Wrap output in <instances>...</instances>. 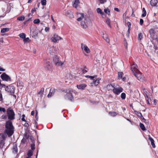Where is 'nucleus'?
<instances>
[{
    "label": "nucleus",
    "instance_id": "nucleus-1",
    "mask_svg": "<svg viewBox=\"0 0 158 158\" xmlns=\"http://www.w3.org/2000/svg\"><path fill=\"white\" fill-rule=\"evenodd\" d=\"M5 127V132L7 135L9 136L12 135L14 133V127L11 121L8 120L6 122Z\"/></svg>",
    "mask_w": 158,
    "mask_h": 158
},
{
    "label": "nucleus",
    "instance_id": "nucleus-2",
    "mask_svg": "<svg viewBox=\"0 0 158 158\" xmlns=\"http://www.w3.org/2000/svg\"><path fill=\"white\" fill-rule=\"evenodd\" d=\"M66 94L64 96V99L67 100L72 101L73 100V97L76 96L77 92L71 89L66 91Z\"/></svg>",
    "mask_w": 158,
    "mask_h": 158
},
{
    "label": "nucleus",
    "instance_id": "nucleus-3",
    "mask_svg": "<svg viewBox=\"0 0 158 158\" xmlns=\"http://www.w3.org/2000/svg\"><path fill=\"white\" fill-rule=\"evenodd\" d=\"M8 119L10 121L15 119V113L14 111L11 108H8L6 110Z\"/></svg>",
    "mask_w": 158,
    "mask_h": 158
},
{
    "label": "nucleus",
    "instance_id": "nucleus-4",
    "mask_svg": "<svg viewBox=\"0 0 158 158\" xmlns=\"http://www.w3.org/2000/svg\"><path fill=\"white\" fill-rule=\"evenodd\" d=\"M108 86L109 87L111 86L113 88V92L114 94L116 95L119 94L123 91V89L121 87H115V84L113 85L112 86L110 85Z\"/></svg>",
    "mask_w": 158,
    "mask_h": 158
},
{
    "label": "nucleus",
    "instance_id": "nucleus-5",
    "mask_svg": "<svg viewBox=\"0 0 158 158\" xmlns=\"http://www.w3.org/2000/svg\"><path fill=\"white\" fill-rule=\"evenodd\" d=\"M3 87L5 88L6 91L9 93L11 94H14L15 93V88L12 84L10 85L7 86H6L5 87L3 86Z\"/></svg>",
    "mask_w": 158,
    "mask_h": 158
},
{
    "label": "nucleus",
    "instance_id": "nucleus-6",
    "mask_svg": "<svg viewBox=\"0 0 158 158\" xmlns=\"http://www.w3.org/2000/svg\"><path fill=\"white\" fill-rule=\"evenodd\" d=\"M53 61L55 64L57 66L62 65L64 63L60 60L58 56L56 55L54 56L53 58Z\"/></svg>",
    "mask_w": 158,
    "mask_h": 158
},
{
    "label": "nucleus",
    "instance_id": "nucleus-7",
    "mask_svg": "<svg viewBox=\"0 0 158 158\" xmlns=\"http://www.w3.org/2000/svg\"><path fill=\"white\" fill-rule=\"evenodd\" d=\"M134 75L138 80L142 82L144 81V77L139 71L137 73H135Z\"/></svg>",
    "mask_w": 158,
    "mask_h": 158
},
{
    "label": "nucleus",
    "instance_id": "nucleus-8",
    "mask_svg": "<svg viewBox=\"0 0 158 158\" xmlns=\"http://www.w3.org/2000/svg\"><path fill=\"white\" fill-rule=\"evenodd\" d=\"M1 77L3 81H11L10 77L5 73H3L1 75Z\"/></svg>",
    "mask_w": 158,
    "mask_h": 158
},
{
    "label": "nucleus",
    "instance_id": "nucleus-9",
    "mask_svg": "<svg viewBox=\"0 0 158 158\" xmlns=\"http://www.w3.org/2000/svg\"><path fill=\"white\" fill-rule=\"evenodd\" d=\"M5 138V135L3 134H0V145L2 147L4 145V140Z\"/></svg>",
    "mask_w": 158,
    "mask_h": 158
},
{
    "label": "nucleus",
    "instance_id": "nucleus-10",
    "mask_svg": "<svg viewBox=\"0 0 158 158\" xmlns=\"http://www.w3.org/2000/svg\"><path fill=\"white\" fill-rule=\"evenodd\" d=\"M61 39V38L56 34H54L53 36L51 38L52 41L54 43L56 42L57 41Z\"/></svg>",
    "mask_w": 158,
    "mask_h": 158
},
{
    "label": "nucleus",
    "instance_id": "nucleus-11",
    "mask_svg": "<svg viewBox=\"0 0 158 158\" xmlns=\"http://www.w3.org/2000/svg\"><path fill=\"white\" fill-rule=\"evenodd\" d=\"M131 69L133 74L139 71L137 69V66L136 64H133L131 66Z\"/></svg>",
    "mask_w": 158,
    "mask_h": 158
},
{
    "label": "nucleus",
    "instance_id": "nucleus-12",
    "mask_svg": "<svg viewBox=\"0 0 158 158\" xmlns=\"http://www.w3.org/2000/svg\"><path fill=\"white\" fill-rule=\"evenodd\" d=\"M45 66L48 70H50L52 67L51 62L49 60H47L45 61Z\"/></svg>",
    "mask_w": 158,
    "mask_h": 158
},
{
    "label": "nucleus",
    "instance_id": "nucleus-13",
    "mask_svg": "<svg viewBox=\"0 0 158 158\" xmlns=\"http://www.w3.org/2000/svg\"><path fill=\"white\" fill-rule=\"evenodd\" d=\"M81 48L82 49L86 52L87 53H88L90 52V50L88 48V47L85 44H83V43L81 44Z\"/></svg>",
    "mask_w": 158,
    "mask_h": 158
},
{
    "label": "nucleus",
    "instance_id": "nucleus-14",
    "mask_svg": "<svg viewBox=\"0 0 158 158\" xmlns=\"http://www.w3.org/2000/svg\"><path fill=\"white\" fill-rule=\"evenodd\" d=\"M80 16L77 19V21H81L83 19H84L85 21L86 20V15H84V14L82 13H80L79 14Z\"/></svg>",
    "mask_w": 158,
    "mask_h": 158
},
{
    "label": "nucleus",
    "instance_id": "nucleus-15",
    "mask_svg": "<svg viewBox=\"0 0 158 158\" xmlns=\"http://www.w3.org/2000/svg\"><path fill=\"white\" fill-rule=\"evenodd\" d=\"M100 80V78H97L96 80L95 79H94L92 82L91 83V85L93 86V85H94L95 86L97 85L99 82V80Z\"/></svg>",
    "mask_w": 158,
    "mask_h": 158
},
{
    "label": "nucleus",
    "instance_id": "nucleus-16",
    "mask_svg": "<svg viewBox=\"0 0 158 158\" xmlns=\"http://www.w3.org/2000/svg\"><path fill=\"white\" fill-rule=\"evenodd\" d=\"M102 37L105 40L106 42L108 43H109V39L108 38V35H107L106 34L105 32H102Z\"/></svg>",
    "mask_w": 158,
    "mask_h": 158
},
{
    "label": "nucleus",
    "instance_id": "nucleus-17",
    "mask_svg": "<svg viewBox=\"0 0 158 158\" xmlns=\"http://www.w3.org/2000/svg\"><path fill=\"white\" fill-rule=\"evenodd\" d=\"M55 91V90L54 88H51L50 89V92L48 95V97L49 98L52 96L54 94Z\"/></svg>",
    "mask_w": 158,
    "mask_h": 158
},
{
    "label": "nucleus",
    "instance_id": "nucleus-18",
    "mask_svg": "<svg viewBox=\"0 0 158 158\" xmlns=\"http://www.w3.org/2000/svg\"><path fill=\"white\" fill-rule=\"evenodd\" d=\"M87 86L86 84H82L79 85H77V87L79 89L83 90Z\"/></svg>",
    "mask_w": 158,
    "mask_h": 158
},
{
    "label": "nucleus",
    "instance_id": "nucleus-19",
    "mask_svg": "<svg viewBox=\"0 0 158 158\" xmlns=\"http://www.w3.org/2000/svg\"><path fill=\"white\" fill-rule=\"evenodd\" d=\"M79 3V0H74L73 4V7L76 8L78 7Z\"/></svg>",
    "mask_w": 158,
    "mask_h": 158
},
{
    "label": "nucleus",
    "instance_id": "nucleus-20",
    "mask_svg": "<svg viewBox=\"0 0 158 158\" xmlns=\"http://www.w3.org/2000/svg\"><path fill=\"white\" fill-rule=\"evenodd\" d=\"M149 139L150 140V141L151 142V145L153 148H155V146L154 143V139L150 137V136L149 135Z\"/></svg>",
    "mask_w": 158,
    "mask_h": 158
},
{
    "label": "nucleus",
    "instance_id": "nucleus-21",
    "mask_svg": "<svg viewBox=\"0 0 158 158\" xmlns=\"http://www.w3.org/2000/svg\"><path fill=\"white\" fill-rule=\"evenodd\" d=\"M18 152V148L16 144H15L13 145V152L15 154Z\"/></svg>",
    "mask_w": 158,
    "mask_h": 158
},
{
    "label": "nucleus",
    "instance_id": "nucleus-22",
    "mask_svg": "<svg viewBox=\"0 0 158 158\" xmlns=\"http://www.w3.org/2000/svg\"><path fill=\"white\" fill-rule=\"evenodd\" d=\"M157 3V0H151V1L150 2V4L152 6H156Z\"/></svg>",
    "mask_w": 158,
    "mask_h": 158
},
{
    "label": "nucleus",
    "instance_id": "nucleus-23",
    "mask_svg": "<svg viewBox=\"0 0 158 158\" xmlns=\"http://www.w3.org/2000/svg\"><path fill=\"white\" fill-rule=\"evenodd\" d=\"M81 25L83 28L86 29L87 27V25L86 24L85 21H82L81 23Z\"/></svg>",
    "mask_w": 158,
    "mask_h": 158
},
{
    "label": "nucleus",
    "instance_id": "nucleus-24",
    "mask_svg": "<svg viewBox=\"0 0 158 158\" xmlns=\"http://www.w3.org/2000/svg\"><path fill=\"white\" fill-rule=\"evenodd\" d=\"M44 88H41L40 91L38 93V94L40 97H42L44 93Z\"/></svg>",
    "mask_w": 158,
    "mask_h": 158
},
{
    "label": "nucleus",
    "instance_id": "nucleus-25",
    "mask_svg": "<svg viewBox=\"0 0 158 158\" xmlns=\"http://www.w3.org/2000/svg\"><path fill=\"white\" fill-rule=\"evenodd\" d=\"M123 73L122 72H119L118 73V79H120L122 78Z\"/></svg>",
    "mask_w": 158,
    "mask_h": 158
},
{
    "label": "nucleus",
    "instance_id": "nucleus-26",
    "mask_svg": "<svg viewBox=\"0 0 158 158\" xmlns=\"http://www.w3.org/2000/svg\"><path fill=\"white\" fill-rule=\"evenodd\" d=\"M97 12L101 14V15L102 16L104 14V13L103 12H102L101 9L100 8H98L97 9Z\"/></svg>",
    "mask_w": 158,
    "mask_h": 158
},
{
    "label": "nucleus",
    "instance_id": "nucleus-27",
    "mask_svg": "<svg viewBox=\"0 0 158 158\" xmlns=\"http://www.w3.org/2000/svg\"><path fill=\"white\" fill-rule=\"evenodd\" d=\"M33 151L30 150H29L27 152V155L29 157V158H30V157L31 156L33 155Z\"/></svg>",
    "mask_w": 158,
    "mask_h": 158
},
{
    "label": "nucleus",
    "instance_id": "nucleus-28",
    "mask_svg": "<svg viewBox=\"0 0 158 158\" xmlns=\"http://www.w3.org/2000/svg\"><path fill=\"white\" fill-rule=\"evenodd\" d=\"M25 19V17L23 15H22L21 16L17 18V20L20 21H22Z\"/></svg>",
    "mask_w": 158,
    "mask_h": 158
},
{
    "label": "nucleus",
    "instance_id": "nucleus-29",
    "mask_svg": "<svg viewBox=\"0 0 158 158\" xmlns=\"http://www.w3.org/2000/svg\"><path fill=\"white\" fill-rule=\"evenodd\" d=\"M9 29L7 28H4L1 29V32L5 33L9 31Z\"/></svg>",
    "mask_w": 158,
    "mask_h": 158
},
{
    "label": "nucleus",
    "instance_id": "nucleus-30",
    "mask_svg": "<svg viewBox=\"0 0 158 158\" xmlns=\"http://www.w3.org/2000/svg\"><path fill=\"white\" fill-rule=\"evenodd\" d=\"M143 14L142 15V17H144L146 16V11L144 8H143Z\"/></svg>",
    "mask_w": 158,
    "mask_h": 158
},
{
    "label": "nucleus",
    "instance_id": "nucleus-31",
    "mask_svg": "<svg viewBox=\"0 0 158 158\" xmlns=\"http://www.w3.org/2000/svg\"><path fill=\"white\" fill-rule=\"evenodd\" d=\"M149 32L151 35H153L155 33V31L153 29L151 28L149 30Z\"/></svg>",
    "mask_w": 158,
    "mask_h": 158
},
{
    "label": "nucleus",
    "instance_id": "nucleus-32",
    "mask_svg": "<svg viewBox=\"0 0 158 158\" xmlns=\"http://www.w3.org/2000/svg\"><path fill=\"white\" fill-rule=\"evenodd\" d=\"M139 126H140V128L141 129L143 130V131H145V127L144 126V125L140 123L139 124Z\"/></svg>",
    "mask_w": 158,
    "mask_h": 158
},
{
    "label": "nucleus",
    "instance_id": "nucleus-33",
    "mask_svg": "<svg viewBox=\"0 0 158 158\" xmlns=\"http://www.w3.org/2000/svg\"><path fill=\"white\" fill-rule=\"evenodd\" d=\"M110 115L114 117L117 115V113L115 112H110L109 113Z\"/></svg>",
    "mask_w": 158,
    "mask_h": 158
},
{
    "label": "nucleus",
    "instance_id": "nucleus-34",
    "mask_svg": "<svg viewBox=\"0 0 158 158\" xmlns=\"http://www.w3.org/2000/svg\"><path fill=\"white\" fill-rule=\"evenodd\" d=\"M106 22L107 24H108V25L110 27H111V26L110 24V19L109 18H107L106 20Z\"/></svg>",
    "mask_w": 158,
    "mask_h": 158
},
{
    "label": "nucleus",
    "instance_id": "nucleus-35",
    "mask_svg": "<svg viewBox=\"0 0 158 158\" xmlns=\"http://www.w3.org/2000/svg\"><path fill=\"white\" fill-rule=\"evenodd\" d=\"M19 35L20 38L23 39H24L26 38V35L24 33H21Z\"/></svg>",
    "mask_w": 158,
    "mask_h": 158
},
{
    "label": "nucleus",
    "instance_id": "nucleus-36",
    "mask_svg": "<svg viewBox=\"0 0 158 158\" xmlns=\"http://www.w3.org/2000/svg\"><path fill=\"white\" fill-rule=\"evenodd\" d=\"M126 95L124 93H122L121 95V97L123 99H125L126 98Z\"/></svg>",
    "mask_w": 158,
    "mask_h": 158
},
{
    "label": "nucleus",
    "instance_id": "nucleus-37",
    "mask_svg": "<svg viewBox=\"0 0 158 158\" xmlns=\"http://www.w3.org/2000/svg\"><path fill=\"white\" fill-rule=\"evenodd\" d=\"M135 114L137 115L138 117L140 118L141 117H142V114L140 112L137 111H135Z\"/></svg>",
    "mask_w": 158,
    "mask_h": 158
},
{
    "label": "nucleus",
    "instance_id": "nucleus-38",
    "mask_svg": "<svg viewBox=\"0 0 158 158\" xmlns=\"http://www.w3.org/2000/svg\"><path fill=\"white\" fill-rule=\"evenodd\" d=\"M104 12L106 14L108 15H109L110 14V10L109 9L107 8L105 9H104Z\"/></svg>",
    "mask_w": 158,
    "mask_h": 158
},
{
    "label": "nucleus",
    "instance_id": "nucleus-39",
    "mask_svg": "<svg viewBox=\"0 0 158 158\" xmlns=\"http://www.w3.org/2000/svg\"><path fill=\"white\" fill-rule=\"evenodd\" d=\"M23 84L22 82H21L19 81L17 82V85L18 87H23Z\"/></svg>",
    "mask_w": 158,
    "mask_h": 158
},
{
    "label": "nucleus",
    "instance_id": "nucleus-40",
    "mask_svg": "<svg viewBox=\"0 0 158 158\" xmlns=\"http://www.w3.org/2000/svg\"><path fill=\"white\" fill-rule=\"evenodd\" d=\"M143 38V35L141 33H139L138 35V40H141Z\"/></svg>",
    "mask_w": 158,
    "mask_h": 158
},
{
    "label": "nucleus",
    "instance_id": "nucleus-41",
    "mask_svg": "<svg viewBox=\"0 0 158 158\" xmlns=\"http://www.w3.org/2000/svg\"><path fill=\"white\" fill-rule=\"evenodd\" d=\"M114 84H115L114 83H113L112 84H110L108 85H107V88L109 90H112L113 91V88L111 86H110L109 87L108 86L110 85H111V86H112V85H114Z\"/></svg>",
    "mask_w": 158,
    "mask_h": 158
},
{
    "label": "nucleus",
    "instance_id": "nucleus-42",
    "mask_svg": "<svg viewBox=\"0 0 158 158\" xmlns=\"http://www.w3.org/2000/svg\"><path fill=\"white\" fill-rule=\"evenodd\" d=\"M31 150L33 151L35 149V144L34 143H31Z\"/></svg>",
    "mask_w": 158,
    "mask_h": 158
},
{
    "label": "nucleus",
    "instance_id": "nucleus-43",
    "mask_svg": "<svg viewBox=\"0 0 158 158\" xmlns=\"http://www.w3.org/2000/svg\"><path fill=\"white\" fill-rule=\"evenodd\" d=\"M40 22V20L39 19H36L34 20L33 23L35 24H38Z\"/></svg>",
    "mask_w": 158,
    "mask_h": 158
},
{
    "label": "nucleus",
    "instance_id": "nucleus-44",
    "mask_svg": "<svg viewBox=\"0 0 158 158\" xmlns=\"http://www.w3.org/2000/svg\"><path fill=\"white\" fill-rule=\"evenodd\" d=\"M41 3L43 5H45L46 4V0H42L41 1Z\"/></svg>",
    "mask_w": 158,
    "mask_h": 158
},
{
    "label": "nucleus",
    "instance_id": "nucleus-45",
    "mask_svg": "<svg viewBox=\"0 0 158 158\" xmlns=\"http://www.w3.org/2000/svg\"><path fill=\"white\" fill-rule=\"evenodd\" d=\"M97 75H94V76H90V77L89 78L91 80L94 81V78H96L97 77Z\"/></svg>",
    "mask_w": 158,
    "mask_h": 158
},
{
    "label": "nucleus",
    "instance_id": "nucleus-46",
    "mask_svg": "<svg viewBox=\"0 0 158 158\" xmlns=\"http://www.w3.org/2000/svg\"><path fill=\"white\" fill-rule=\"evenodd\" d=\"M0 111H2L4 113L6 112V110L5 108L0 107Z\"/></svg>",
    "mask_w": 158,
    "mask_h": 158
},
{
    "label": "nucleus",
    "instance_id": "nucleus-47",
    "mask_svg": "<svg viewBox=\"0 0 158 158\" xmlns=\"http://www.w3.org/2000/svg\"><path fill=\"white\" fill-rule=\"evenodd\" d=\"M101 4H103L106 1V0H98Z\"/></svg>",
    "mask_w": 158,
    "mask_h": 158
},
{
    "label": "nucleus",
    "instance_id": "nucleus-48",
    "mask_svg": "<svg viewBox=\"0 0 158 158\" xmlns=\"http://www.w3.org/2000/svg\"><path fill=\"white\" fill-rule=\"evenodd\" d=\"M26 142V139L23 138L22 139V140L21 141V144H24Z\"/></svg>",
    "mask_w": 158,
    "mask_h": 158
},
{
    "label": "nucleus",
    "instance_id": "nucleus-49",
    "mask_svg": "<svg viewBox=\"0 0 158 158\" xmlns=\"http://www.w3.org/2000/svg\"><path fill=\"white\" fill-rule=\"evenodd\" d=\"M2 96L1 93V92L0 90V101H2Z\"/></svg>",
    "mask_w": 158,
    "mask_h": 158
},
{
    "label": "nucleus",
    "instance_id": "nucleus-50",
    "mask_svg": "<svg viewBox=\"0 0 158 158\" xmlns=\"http://www.w3.org/2000/svg\"><path fill=\"white\" fill-rule=\"evenodd\" d=\"M143 23V20L142 19H140V24L141 25H142Z\"/></svg>",
    "mask_w": 158,
    "mask_h": 158
},
{
    "label": "nucleus",
    "instance_id": "nucleus-51",
    "mask_svg": "<svg viewBox=\"0 0 158 158\" xmlns=\"http://www.w3.org/2000/svg\"><path fill=\"white\" fill-rule=\"evenodd\" d=\"M29 40V39L28 37H27V38H25V39H24L23 40V41L25 43V42H27L28 41V40Z\"/></svg>",
    "mask_w": 158,
    "mask_h": 158
},
{
    "label": "nucleus",
    "instance_id": "nucleus-52",
    "mask_svg": "<svg viewBox=\"0 0 158 158\" xmlns=\"http://www.w3.org/2000/svg\"><path fill=\"white\" fill-rule=\"evenodd\" d=\"M82 72L84 74H85L87 72V71L85 69H83L82 70Z\"/></svg>",
    "mask_w": 158,
    "mask_h": 158
},
{
    "label": "nucleus",
    "instance_id": "nucleus-53",
    "mask_svg": "<svg viewBox=\"0 0 158 158\" xmlns=\"http://www.w3.org/2000/svg\"><path fill=\"white\" fill-rule=\"evenodd\" d=\"M24 126L25 127H28L29 126V124L27 123H25L24 125Z\"/></svg>",
    "mask_w": 158,
    "mask_h": 158
},
{
    "label": "nucleus",
    "instance_id": "nucleus-54",
    "mask_svg": "<svg viewBox=\"0 0 158 158\" xmlns=\"http://www.w3.org/2000/svg\"><path fill=\"white\" fill-rule=\"evenodd\" d=\"M2 118L5 119L6 118L7 116L6 115H2Z\"/></svg>",
    "mask_w": 158,
    "mask_h": 158
},
{
    "label": "nucleus",
    "instance_id": "nucleus-55",
    "mask_svg": "<svg viewBox=\"0 0 158 158\" xmlns=\"http://www.w3.org/2000/svg\"><path fill=\"white\" fill-rule=\"evenodd\" d=\"M49 30V27H46L45 28V31L46 32H47V31H48Z\"/></svg>",
    "mask_w": 158,
    "mask_h": 158
},
{
    "label": "nucleus",
    "instance_id": "nucleus-56",
    "mask_svg": "<svg viewBox=\"0 0 158 158\" xmlns=\"http://www.w3.org/2000/svg\"><path fill=\"white\" fill-rule=\"evenodd\" d=\"M5 69H3L0 66V71H5Z\"/></svg>",
    "mask_w": 158,
    "mask_h": 158
},
{
    "label": "nucleus",
    "instance_id": "nucleus-57",
    "mask_svg": "<svg viewBox=\"0 0 158 158\" xmlns=\"http://www.w3.org/2000/svg\"><path fill=\"white\" fill-rule=\"evenodd\" d=\"M114 10H115V11H117V12L119 11V10L118 8H114Z\"/></svg>",
    "mask_w": 158,
    "mask_h": 158
},
{
    "label": "nucleus",
    "instance_id": "nucleus-58",
    "mask_svg": "<svg viewBox=\"0 0 158 158\" xmlns=\"http://www.w3.org/2000/svg\"><path fill=\"white\" fill-rule=\"evenodd\" d=\"M0 42L3 43V39L2 38H0Z\"/></svg>",
    "mask_w": 158,
    "mask_h": 158
},
{
    "label": "nucleus",
    "instance_id": "nucleus-59",
    "mask_svg": "<svg viewBox=\"0 0 158 158\" xmlns=\"http://www.w3.org/2000/svg\"><path fill=\"white\" fill-rule=\"evenodd\" d=\"M35 112L34 110L32 111L31 112V115H33L34 114Z\"/></svg>",
    "mask_w": 158,
    "mask_h": 158
},
{
    "label": "nucleus",
    "instance_id": "nucleus-60",
    "mask_svg": "<svg viewBox=\"0 0 158 158\" xmlns=\"http://www.w3.org/2000/svg\"><path fill=\"white\" fill-rule=\"evenodd\" d=\"M127 26H131V23L130 22H128L127 23Z\"/></svg>",
    "mask_w": 158,
    "mask_h": 158
},
{
    "label": "nucleus",
    "instance_id": "nucleus-61",
    "mask_svg": "<svg viewBox=\"0 0 158 158\" xmlns=\"http://www.w3.org/2000/svg\"><path fill=\"white\" fill-rule=\"evenodd\" d=\"M35 11V9H32V10H31V12L32 13H33Z\"/></svg>",
    "mask_w": 158,
    "mask_h": 158
},
{
    "label": "nucleus",
    "instance_id": "nucleus-62",
    "mask_svg": "<svg viewBox=\"0 0 158 158\" xmlns=\"http://www.w3.org/2000/svg\"><path fill=\"white\" fill-rule=\"evenodd\" d=\"M51 19L52 20V21L53 22H55V20H54V19H53V16H52V15H51Z\"/></svg>",
    "mask_w": 158,
    "mask_h": 158
},
{
    "label": "nucleus",
    "instance_id": "nucleus-63",
    "mask_svg": "<svg viewBox=\"0 0 158 158\" xmlns=\"http://www.w3.org/2000/svg\"><path fill=\"white\" fill-rule=\"evenodd\" d=\"M21 120L22 121H24L25 122H26V121L25 119L24 118H22L21 119Z\"/></svg>",
    "mask_w": 158,
    "mask_h": 158
},
{
    "label": "nucleus",
    "instance_id": "nucleus-64",
    "mask_svg": "<svg viewBox=\"0 0 158 158\" xmlns=\"http://www.w3.org/2000/svg\"><path fill=\"white\" fill-rule=\"evenodd\" d=\"M122 79L123 81H125L126 79V78L125 77H123V78H122Z\"/></svg>",
    "mask_w": 158,
    "mask_h": 158
}]
</instances>
